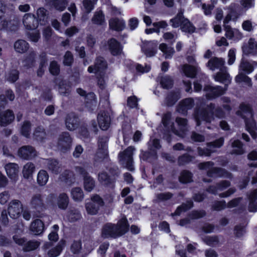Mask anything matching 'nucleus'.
Segmentation results:
<instances>
[{
  "mask_svg": "<svg viewBox=\"0 0 257 257\" xmlns=\"http://www.w3.org/2000/svg\"><path fill=\"white\" fill-rule=\"evenodd\" d=\"M66 245V241L61 239L54 247L50 249L48 252L49 257H57L60 254Z\"/></svg>",
  "mask_w": 257,
  "mask_h": 257,
  "instance_id": "nucleus-26",
  "label": "nucleus"
},
{
  "mask_svg": "<svg viewBox=\"0 0 257 257\" xmlns=\"http://www.w3.org/2000/svg\"><path fill=\"white\" fill-rule=\"evenodd\" d=\"M98 179L101 184L108 187H113L116 182L115 178H111L106 172L99 173Z\"/></svg>",
  "mask_w": 257,
  "mask_h": 257,
  "instance_id": "nucleus-24",
  "label": "nucleus"
},
{
  "mask_svg": "<svg viewBox=\"0 0 257 257\" xmlns=\"http://www.w3.org/2000/svg\"><path fill=\"white\" fill-rule=\"evenodd\" d=\"M91 22L93 24L98 26H103L105 24V15L103 11L100 10L95 12L91 19Z\"/></svg>",
  "mask_w": 257,
  "mask_h": 257,
  "instance_id": "nucleus-32",
  "label": "nucleus"
},
{
  "mask_svg": "<svg viewBox=\"0 0 257 257\" xmlns=\"http://www.w3.org/2000/svg\"><path fill=\"white\" fill-rule=\"evenodd\" d=\"M178 180L181 184H183L191 183L193 181V174L189 170H183L180 173Z\"/></svg>",
  "mask_w": 257,
  "mask_h": 257,
  "instance_id": "nucleus-35",
  "label": "nucleus"
},
{
  "mask_svg": "<svg viewBox=\"0 0 257 257\" xmlns=\"http://www.w3.org/2000/svg\"><path fill=\"white\" fill-rule=\"evenodd\" d=\"M194 105V100L192 98H186L183 99L179 102L176 107V110L179 113L186 115L188 110L191 109Z\"/></svg>",
  "mask_w": 257,
  "mask_h": 257,
  "instance_id": "nucleus-10",
  "label": "nucleus"
},
{
  "mask_svg": "<svg viewBox=\"0 0 257 257\" xmlns=\"http://www.w3.org/2000/svg\"><path fill=\"white\" fill-rule=\"evenodd\" d=\"M81 248L82 242L80 240H74L70 247L71 251L74 254H77L79 253Z\"/></svg>",
  "mask_w": 257,
  "mask_h": 257,
  "instance_id": "nucleus-64",
  "label": "nucleus"
},
{
  "mask_svg": "<svg viewBox=\"0 0 257 257\" xmlns=\"http://www.w3.org/2000/svg\"><path fill=\"white\" fill-rule=\"evenodd\" d=\"M17 154L22 160H31L37 156V151L34 147L25 145L18 149Z\"/></svg>",
  "mask_w": 257,
  "mask_h": 257,
  "instance_id": "nucleus-7",
  "label": "nucleus"
},
{
  "mask_svg": "<svg viewBox=\"0 0 257 257\" xmlns=\"http://www.w3.org/2000/svg\"><path fill=\"white\" fill-rule=\"evenodd\" d=\"M58 87L60 92L64 96H67L70 93V86L64 80H61L59 82Z\"/></svg>",
  "mask_w": 257,
  "mask_h": 257,
  "instance_id": "nucleus-52",
  "label": "nucleus"
},
{
  "mask_svg": "<svg viewBox=\"0 0 257 257\" xmlns=\"http://www.w3.org/2000/svg\"><path fill=\"white\" fill-rule=\"evenodd\" d=\"M49 72L53 76H57L60 72V66L58 62L53 60L50 63Z\"/></svg>",
  "mask_w": 257,
  "mask_h": 257,
  "instance_id": "nucleus-58",
  "label": "nucleus"
},
{
  "mask_svg": "<svg viewBox=\"0 0 257 257\" xmlns=\"http://www.w3.org/2000/svg\"><path fill=\"white\" fill-rule=\"evenodd\" d=\"M23 23L28 30L36 29L40 24L37 17L32 14H26L23 17Z\"/></svg>",
  "mask_w": 257,
  "mask_h": 257,
  "instance_id": "nucleus-14",
  "label": "nucleus"
},
{
  "mask_svg": "<svg viewBox=\"0 0 257 257\" xmlns=\"http://www.w3.org/2000/svg\"><path fill=\"white\" fill-rule=\"evenodd\" d=\"M59 163L57 160L54 159L50 160L48 164V167L49 170H50L52 173L57 175L60 172V167L58 166Z\"/></svg>",
  "mask_w": 257,
  "mask_h": 257,
  "instance_id": "nucleus-56",
  "label": "nucleus"
},
{
  "mask_svg": "<svg viewBox=\"0 0 257 257\" xmlns=\"http://www.w3.org/2000/svg\"><path fill=\"white\" fill-rule=\"evenodd\" d=\"M194 206V203L191 199L188 200L185 203H183L181 205L178 206L174 212L171 213L172 216H179L183 212H186Z\"/></svg>",
  "mask_w": 257,
  "mask_h": 257,
  "instance_id": "nucleus-27",
  "label": "nucleus"
},
{
  "mask_svg": "<svg viewBox=\"0 0 257 257\" xmlns=\"http://www.w3.org/2000/svg\"><path fill=\"white\" fill-rule=\"evenodd\" d=\"M37 20L41 25H45L47 22L46 10L44 8H40L37 12Z\"/></svg>",
  "mask_w": 257,
  "mask_h": 257,
  "instance_id": "nucleus-44",
  "label": "nucleus"
},
{
  "mask_svg": "<svg viewBox=\"0 0 257 257\" xmlns=\"http://www.w3.org/2000/svg\"><path fill=\"white\" fill-rule=\"evenodd\" d=\"M85 208L87 213L91 215L96 214L100 208L98 205L91 201L86 203Z\"/></svg>",
  "mask_w": 257,
  "mask_h": 257,
  "instance_id": "nucleus-51",
  "label": "nucleus"
},
{
  "mask_svg": "<svg viewBox=\"0 0 257 257\" xmlns=\"http://www.w3.org/2000/svg\"><path fill=\"white\" fill-rule=\"evenodd\" d=\"M23 208L22 204L19 200H13L9 204L8 212L9 216L13 219L19 217Z\"/></svg>",
  "mask_w": 257,
  "mask_h": 257,
  "instance_id": "nucleus-12",
  "label": "nucleus"
},
{
  "mask_svg": "<svg viewBox=\"0 0 257 257\" xmlns=\"http://www.w3.org/2000/svg\"><path fill=\"white\" fill-rule=\"evenodd\" d=\"M226 90V88L219 85L213 86L206 85L204 87V91L207 92L206 97L208 100H213L223 95Z\"/></svg>",
  "mask_w": 257,
  "mask_h": 257,
  "instance_id": "nucleus-5",
  "label": "nucleus"
},
{
  "mask_svg": "<svg viewBox=\"0 0 257 257\" xmlns=\"http://www.w3.org/2000/svg\"><path fill=\"white\" fill-rule=\"evenodd\" d=\"M107 64L106 62L102 58L97 59L96 62L94 65L89 66L88 68V72L90 73H97L107 68Z\"/></svg>",
  "mask_w": 257,
  "mask_h": 257,
  "instance_id": "nucleus-22",
  "label": "nucleus"
},
{
  "mask_svg": "<svg viewBox=\"0 0 257 257\" xmlns=\"http://www.w3.org/2000/svg\"><path fill=\"white\" fill-rule=\"evenodd\" d=\"M74 62V57L69 51H67L64 56L63 63L64 66L70 67Z\"/></svg>",
  "mask_w": 257,
  "mask_h": 257,
  "instance_id": "nucleus-57",
  "label": "nucleus"
},
{
  "mask_svg": "<svg viewBox=\"0 0 257 257\" xmlns=\"http://www.w3.org/2000/svg\"><path fill=\"white\" fill-rule=\"evenodd\" d=\"M160 84L163 89H169L173 86L174 81L170 76L165 75L161 77Z\"/></svg>",
  "mask_w": 257,
  "mask_h": 257,
  "instance_id": "nucleus-38",
  "label": "nucleus"
},
{
  "mask_svg": "<svg viewBox=\"0 0 257 257\" xmlns=\"http://www.w3.org/2000/svg\"><path fill=\"white\" fill-rule=\"evenodd\" d=\"M30 204L33 208L38 212L44 211L46 209V205L41 194H34L31 198Z\"/></svg>",
  "mask_w": 257,
  "mask_h": 257,
  "instance_id": "nucleus-16",
  "label": "nucleus"
},
{
  "mask_svg": "<svg viewBox=\"0 0 257 257\" xmlns=\"http://www.w3.org/2000/svg\"><path fill=\"white\" fill-rule=\"evenodd\" d=\"M49 179V175L47 172L44 170H40L37 175V181L38 184L43 186L46 184Z\"/></svg>",
  "mask_w": 257,
  "mask_h": 257,
  "instance_id": "nucleus-40",
  "label": "nucleus"
},
{
  "mask_svg": "<svg viewBox=\"0 0 257 257\" xmlns=\"http://www.w3.org/2000/svg\"><path fill=\"white\" fill-rule=\"evenodd\" d=\"M19 71L17 69H12L10 70L7 74L6 79L8 82L14 83L19 79Z\"/></svg>",
  "mask_w": 257,
  "mask_h": 257,
  "instance_id": "nucleus-42",
  "label": "nucleus"
},
{
  "mask_svg": "<svg viewBox=\"0 0 257 257\" xmlns=\"http://www.w3.org/2000/svg\"><path fill=\"white\" fill-rule=\"evenodd\" d=\"M204 242L208 246H214L219 243V238L217 235L208 236L204 238Z\"/></svg>",
  "mask_w": 257,
  "mask_h": 257,
  "instance_id": "nucleus-59",
  "label": "nucleus"
},
{
  "mask_svg": "<svg viewBox=\"0 0 257 257\" xmlns=\"http://www.w3.org/2000/svg\"><path fill=\"white\" fill-rule=\"evenodd\" d=\"M97 121L99 126L102 130L106 131L110 126V117L108 113L105 111L98 113Z\"/></svg>",
  "mask_w": 257,
  "mask_h": 257,
  "instance_id": "nucleus-20",
  "label": "nucleus"
},
{
  "mask_svg": "<svg viewBox=\"0 0 257 257\" xmlns=\"http://www.w3.org/2000/svg\"><path fill=\"white\" fill-rule=\"evenodd\" d=\"M206 214L204 210H194L188 214V217L192 220L198 219L204 217Z\"/></svg>",
  "mask_w": 257,
  "mask_h": 257,
  "instance_id": "nucleus-53",
  "label": "nucleus"
},
{
  "mask_svg": "<svg viewBox=\"0 0 257 257\" xmlns=\"http://www.w3.org/2000/svg\"><path fill=\"white\" fill-rule=\"evenodd\" d=\"M46 136L45 129L41 126H37L34 132V137L35 139L40 142H43Z\"/></svg>",
  "mask_w": 257,
  "mask_h": 257,
  "instance_id": "nucleus-48",
  "label": "nucleus"
},
{
  "mask_svg": "<svg viewBox=\"0 0 257 257\" xmlns=\"http://www.w3.org/2000/svg\"><path fill=\"white\" fill-rule=\"evenodd\" d=\"M110 30L118 32L122 31L125 28V22L123 19L117 17L111 18L108 21Z\"/></svg>",
  "mask_w": 257,
  "mask_h": 257,
  "instance_id": "nucleus-18",
  "label": "nucleus"
},
{
  "mask_svg": "<svg viewBox=\"0 0 257 257\" xmlns=\"http://www.w3.org/2000/svg\"><path fill=\"white\" fill-rule=\"evenodd\" d=\"M227 207V204L225 200L215 201L211 206V209L213 211H219Z\"/></svg>",
  "mask_w": 257,
  "mask_h": 257,
  "instance_id": "nucleus-60",
  "label": "nucleus"
},
{
  "mask_svg": "<svg viewBox=\"0 0 257 257\" xmlns=\"http://www.w3.org/2000/svg\"><path fill=\"white\" fill-rule=\"evenodd\" d=\"M135 148L133 146L128 147L123 152L119 154V157L121 160H126V159H133V152Z\"/></svg>",
  "mask_w": 257,
  "mask_h": 257,
  "instance_id": "nucleus-50",
  "label": "nucleus"
},
{
  "mask_svg": "<svg viewBox=\"0 0 257 257\" xmlns=\"http://www.w3.org/2000/svg\"><path fill=\"white\" fill-rule=\"evenodd\" d=\"M69 203V199L66 193H60L57 197V205L61 210H66Z\"/></svg>",
  "mask_w": 257,
  "mask_h": 257,
  "instance_id": "nucleus-30",
  "label": "nucleus"
},
{
  "mask_svg": "<svg viewBox=\"0 0 257 257\" xmlns=\"http://www.w3.org/2000/svg\"><path fill=\"white\" fill-rule=\"evenodd\" d=\"M71 194L73 199L75 201H82L84 198V193L82 189L79 187L72 189Z\"/></svg>",
  "mask_w": 257,
  "mask_h": 257,
  "instance_id": "nucleus-43",
  "label": "nucleus"
},
{
  "mask_svg": "<svg viewBox=\"0 0 257 257\" xmlns=\"http://www.w3.org/2000/svg\"><path fill=\"white\" fill-rule=\"evenodd\" d=\"M213 162L208 161L200 163L199 167L201 170L208 169L207 171V176L209 177H213L214 175L220 177L225 176L227 178H230L232 176V174L225 169L220 167H213Z\"/></svg>",
  "mask_w": 257,
  "mask_h": 257,
  "instance_id": "nucleus-3",
  "label": "nucleus"
},
{
  "mask_svg": "<svg viewBox=\"0 0 257 257\" xmlns=\"http://www.w3.org/2000/svg\"><path fill=\"white\" fill-rule=\"evenodd\" d=\"M52 5L56 10L63 11L66 8V0H52Z\"/></svg>",
  "mask_w": 257,
  "mask_h": 257,
  "instance_id": "nucleus-61",
  "label": "nucleus"
},
{
  "mask_svg": "<svg viewBox=\"0 0 257 257\" xmlns=\"http://www.w3.org/2000/svg\"><path fill=\"white\" fill-rule=\"evenodd\" d=\"M61 178L65 183L71 185L74 183V178L72 172L69 170H65L61 175Z\"/></svg>",
  "mask_w": 257,
  "mask_h": 257,
  "instance_id": "nucleus-45",
  "label": "nucleus"
},
{
  "mask_svg": "<svg viewBox=\"0 0 257 257\" xmlns=\"http://www.w3.org/2000/svg\"><path fill=\"white\" fill-rule=\"evenodd\" d=\"M243 146V144L242 142L239 140L236 139L233 140L231 143V147L234 149L230 152V154L231 155H243L245 152Z\"/></svg>",
  "mask_w": 257,
  "mask_h": 257,
  "instance_id": "nucleus-31",
  "label": "nucleus"
},
{
  "mask_svg": "<svg viewBox=\"0 0 257 257\" xmlns=\"http://www.w3.org/2000/svg\"><path fill=\"white\" fill-rule=\"evenodd\" d=\"M31 130V123L30 121L25 120L24 121L21 128V133L22 136L26 138H29Z\"/></svg>",
  "mask_w": 257,
  "mask_h": 257,
  "instance_id": "nucleus-49",
  "label": "nucleus"
},
{
  "mask_svg": "<svg viewBox=\"0 0 257 257\" xmlns=\"http://www.w3.org/2000/svg\"><path fill=\"white\" fill-rule=\"evenodd\" d=\"M181 30L183 32L191 34L195 32L196 28L189 19L185 18L181 25Z\"/></svg>",
  "mask_w": 257,
  "mask_h": 257,
  "instance_id": "nucleus-36",
  "label": "nucleus"
},
{
  "mask_svg": "<svg viewBox=\"0 0 257 257\" xmlns=\"http://www.w3.org/2000/svg\"><path fill=\"white\" fill-rule=\"evenodd\" d=\"M40 246V242L36 240H29L26 242L24 246L23 250L25 252H29L37 249Z\"/></svg>",
  "mask_w": 257,
  "mask_h": 257,
  "instance_id": "nucleus-47",
  "label": "nucleus"
},
{
  "mask_svg": "<svg viewBox=\"0 0 257 257\" xmlns=\"http://www.w3.org/2000/svg\"><path fill=\"white\" fill-rule=\"evenodd\" d=\"M194 157L188 153H185L178 158V164L179 166H184L191 162Z\"/></svg>",
  "mask_w": 257,
  "mask_h": 257,
  "instance_id": "nucleus-46",
  "label": "nucleus"
},
{
  "mask_svg": "<svg viewBox=\"0 0 257 257\" xmlns=\"http://www.w3.org/2000/svg\"><path fill=\"white\" fill-rule=\"evenodd\" d=\"M224 142V138L220 137L213 141L207 143V146L210 148H220L223 145Z\"/></svg>",
  "mask_w": 257,
  "mask_h": 257,
  "instance_id": "nucleus-62",
  "label": "nucleus"
},
{
  "mask_svg": "<svg viewBox=\"0 0 257 257\" xmlns=\"http://www.w3.org/2000/svg\"><path fill=\"white\" fill-rule=\"evenodd\" d=\"M67 217L70 222H75L80 220L82 216L79 211L76 210H72L69 212Z\"/></svg>",
  "mask_w": 257,
  "mask_h": 257,
  "instance_id": "nucleus-54",
  "label": "nucleus"
},
{
  "mask_svg": "<svg viewBox=\"0 0 257 257\" xmlns=\"http://www.w3.org/2000/svg\"><path fill=\"white\" fill-rule=\"evenodd\" d=\"M118 237H121L127 233L130 230V224L125 216L119 219L116 223H114Z\"/></svg>",
  "mask_w": 257,
  "mask_h": 257,
  "instance_id": "nucleus-11",
  "label": "nucleus"
},
{
  "mask_svg": "<svg viewBox=\"0 0 257 257\" xmlns=\"http://www.w3.org/2000/svg\"><path fill=\"white\" fill-rule=\"evenodd\" d=\"M14 18L13 6H8L0 1V24L2 29L7 30Z\"/></svg>",
  "mask_w": 257,
  "mask_h": 257,
  "instance_id": "nucleus-2",
  "label": "nucleus"
},
{
  "mask_svg": "<svg viewBox=\"0 0 257 257\" xmlns=\"http://www.w3.org/2000/svg\"><path fill=\"white\" fill-rule=\"evenodd\" d=\"M18 165L16 163H10L5 166L7 174L12 180L16 181L18 178Z\"/></svg>",
  "mask_w": 257,
  "mask_h": 257,
  "instance_id": "nucleus-23",
  "label": "nucleus"
},
{
  "mask_svg": "<svg viewBox=\"0 0 257 257\" xmlns=\"http://www.w3.org/2000/svg\"><path fill=\"white\" fill-rule=\"evenodd\" d=\"M186 18L184 17L183 12H179L174 18L170 20L171 26L174 28H177L181 27L184 19Z\"/></svg>",
  "mask_w": 257,
  "mask_h": 257,
  "instance_id": "nucleus-37",
  "label": "nucleus"
},
{
  "mask_svg": "<svg viewBox=\"0 0 257 257\" xmlns=\"http://www.w3.org/2000/svg\"><path fill=\"white\" fill-rule=\"evenodd\" d=\"M95 186V182L91 176H89L83 179V187L84 190L88 192H91Z\"/></svg>",
  "mask_w": 257,
  "mask_h": 257,
  "instance_id": "nucleus-41",
  "label": "nucleus"
},
{
  "mask_svg": "<svg viewBox=\"0 0 257 257\" xmlns=\"http://www.w3.org/2000/svg\"><path fill=\"white\" fill-rule=\"evenodd\" d=\"M224 63L222 58L214 57L208 61L207 66L212 70H214L215 69H219L220 70L221 68L226 67L224 66Z\"/></svg>",
  "mask_w": 257,
  "mask_h": 257,
  "instance_id": "nucleus-29",
  "label": "nucleus"
},
{
  "mask_svg": "<svg viewBox=\"0 0 257 257\" xmlns=\"http://www.w3.org/2000/svg\"><path fill=\"white\" fill-rule=\"evenodd\" d=\"M44 230V223L39 219L33 221L30 226V230L35 235H38L43 233Z\"/></svg>",
  "mask_w": 257,
  "mask_h": 257,
  "instance_id": "nucleus-28",
  "label": "nucleus"
},
{
  "mask_svg": "<svg viewBox=\"0 0 257 257\" xmlns=\"http://www.w3.org/2000/svg\"><path fill=\"white\" fill-rule=\"evenodd\" d=\"M76 92L81 96L84 97L85 108L88 111L92 112L95 110L97 104V98L95 93L93 92L87 93L81 88H77Z\"/></svg>",
  "mask_w": 257,
  "mask_h": 257,
  "instance_id": "nucleus-4",
  "label": "nucleus"
},
{
  "mask_svg": "<svg viewBox=\"0 0 257 257\" xmlns=\"http://www.w3.org/2000/svg\"><path fill=\"white\" fill-rule=\"evenodd\" d=\"M214 80L216 82L224 84V88L227 89L229 84L231 83V78L227 71V68H221L220 71L214 76Z\"/></svg>",
  "mask_w": 257,
  "mask_h": 257,
  "instance_id": "nucleus-13",
  "label": "nucleus"
},
{
  "mask_svg": "<svg viewBox=\"0 0 257 257\" xmlns=\"http://www.w3.org/2000/svg\"><path fill=\"white\" fill-rule=\"evenodd\" d=\"M35 166L32 162L26 163L23 167L22 174L25 179H29L33 176L35 171Z\"/></svg>",
  "mask_w": 257,
  "mask_h": 257,
  "instance_id": "nucleus-34",
  "label": "nucleus"
},
{
  "mask_svg": "<svg viewBox=\"0 0 257 257\" xmlns=\"http://www.w3.org/2000/svg\"><path fill=\"white\" fill-rule=\"evenodd\" d=\"M180 98L181 94L179 91H171L167 94L165 98V103L168 107H172Z\"/></svg>",
  "mask_w": 257,
  "mask_h": 257,
  "instance_id": "nucleus-25",
  "label": "nucleus"
},
{
  "mask_svg": "<svg viewBox=\"0 0 257 257\" xmlns=\"http://www.w3.org/2000/svg\"><path fill=\"white\" fill-rule=\"evenodd\" d=\"M72 139L68 132H62L58 139V146L62 152L69 151L72 145Z\"/></svg>",
  "mask_w": 257,
  "mask_h": 257,
  "instance_id": "nucleus-8",
  "label": "nucleus"
},
{
  "mask_svg": "<svg viewBox=\"0 0 257 257\" xmlns=\"http://www.w3.org/2000/svg\"><path fill=\"white\" fill-rule=\"evenodd\" d=\"M239 68L247 74H250L254 70L253 66L248 61H242L239 65Z\"/></svg>",
  "mask_w": 257,
  "mask_h": 257,
  "instance_id": "nucleus-63",
  "label": "nucleus"
},
{
  "mask_svg": "<svg viewBox=\"0 0 257 257\" xmlns=\"http://www.w3.org/2000/svg\"><path fill=\"white\" fill-rule=\"evenodd\" d=\"M109 137L107 136H100L98 140V157L104 160L108 157V142Z\"/></svg>",
  "mask_w": 257,
  "mask_h": 257,
  "instance_id": "nucleus-6",
  "label": "nucleus"
},
{
  "mask_svg": "<svg viewBox=\"0 0 257 257\" xmlns=\"http://www.w3.org/2000/svg\"><path fill=\"white\" fill-rule=\"evenodd\" d=\"M157 157V150L151 149L150 151L144 152L142 154V159L145 161H148L150 159H156Z\"/></svg>",
  "mask_w": 257,
  "mask_h": 257,
  "instance_id": "nucleus-55",
  "label": "nucleus"
},
{
  "mask_svg": "<svg viewBox=\"0 0 257 257\" xmlns=\"http://www.w3.org/2000/svg\"><path fill=\"white\" fill-rule=\"evenodd\" d=\"M182 70L185 75L188 78H194L197 75V70L192 65L185 64L183 66Z\"/></svg>",
  "mask_w": 257,
  "mask_h": 257,
  "instance_id": "nucleus-39",
  "label": "nucleus"
},
{
  "mask_svg": "<svg viewBox=\"0 0 257 257\" xmlns=\"http://www.w3.org/2000/svg\"><path fill=\"white\" fill-rule=\"evenodd\" d=\"M246 196L248 200V210L250 212L257 211V188L248 192Z\"/></svg>",
  "mask_w": 257,
  "mask_h": 257,
  "instance_id": "nucleus-19",
  "label": "nucleus"
},
{
  "mask_svg": "<svg viewBox=\"0 0 257 257\" xmlns=\"http://www.w3.org/2000/svg\"><path fill=\"white\" fill-rule=\"evenodd\" d=\"M194 116L196 125L199 126L202 121L210 123L214 119V117L224 118L225 117V112L221 107H215V104L210 102L205 107L196 108L194 110Z\"/></svg>",
  "mask_w": 257,
  "mask_h": 257,
  "instance_id": "nucleus-1",
  "label": "nucleus"
},
{
  "mask_svg": "<svg viewBox=\"0 0 257 257\" xmlns=\"http://www.w3.org/2000/svg\"><path fill=\"white\" fill-rule=\"evenodd\" d=\"M29 43L24 40H18L14 43V48L16 52L19 53H24L29 49Z\"/></svg>",
  "mask_w": 257,
  "mask_h": 257,
  "instance_id": "nucleus-33",
  "label": "nucleus"
},
{
  "mask_svg": "<svg viewBox=\"0 0 257 257\" xmlns=\"http://www.w3.org/2000/svg\"><path fill=\"white\" fill-rule=\"evenodd\" d=\"M107 46L108 50L112 56H119L122 52V45L120 42L114 38H111L108 40Z\"/></svg>",
  "mask_w": 257,
  "mask_h": 257,
  "instance_id": "nucleus-15",
  "label": "nucleus"
},
{
  "mask_svg": "<svg viewBox=\"0 0 257 257\" xmlns=\"http://www.w3.org/2000/svg\"><path fill=\"white\" fill-rule=\"evenodd\" d=\"M65 124L67 128L70 131H74L79 127L80 119L74 113L68 114L66 117Z\"/></svg>",
  "mask_w": 257,
  "mask_h": 257,
  "instance_id": "nucleus-17",
  "label": "nucleus"
},
{
  "mask_svg": "<svg viewBox=\"0 0 257 257\" xmlns=\"http://www.w3.org/2000/svg\"><path fill=\"white\" fill-rule=\"evenodd\" d=\"M101 236L104 239H116L118 238L114 223L111 222L105 223L101 228Z\"/></svg>",
  "mask_w": 257,
  "mask_h": 257,
  "instance_id": "nucleus-9",
  "label": "nucleus"
},
{
  "mask_svg": "<svg viewBox=\"0 0 257 257\" xmlns=\"http://www.w3.org/2000/svg\"><path fill=\"white\" fill-rule=\"evenodd\" d=\"M15 119V114L12 110L7 109L0 113V125L7 126Z\"/></svg>",
  "mask_w": 257,
  "mask_h": 257,
  "instance_id": "nucleus-21",
  "label": "nucleus"
}]
</instances>
